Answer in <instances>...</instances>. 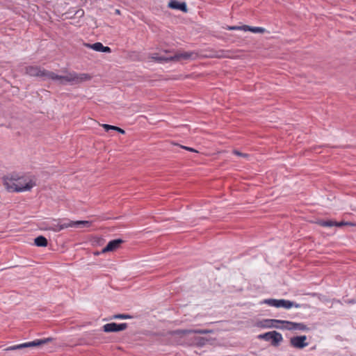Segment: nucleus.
Returning a JSON list of instances; mask_svg holds the SVG:
<instances>
[{"mask_svg": "<svg viewBox=\"0 0 356 356\" xmlns=\"http://www.w3.org/2000/svg\"><path fill=\"white\" fill-rule=\"evenodd\" d=\"M261 303L268 305L270 307H275L277 308L279 307H283L285 309H290L293 307L296 308H306L307 307V305H301L296 303V302L291 301L289 300L285 299H273V298H268V299H264Z\"/></svg>", "mask_w": 356, "mask_h": 356, "instance_id": "4", "label": "nucleus"}, {"mask_svg": "<svg viewBox=\"0 0 356 356\" xmlns=\"http://www.w3.org/2000/svg\"><path fill=\"white\" fill-rule=\"evenodd\" d=\"M168 7L173 10H181L184 13L188 12L186 3L184 1L180 2L177 0H170L168 3Z\"/></svg>", "mask_w": 356, "mask_h": 356, "instance_id": "13", "label": "nucleus"}, {"mask_svg": "<svg viewBox=\"0 0 356 356\" xmlns=\"http://www.w3.org/2000/svg\"><path fill=\"white\" fill-rule=\"evenodd\" d=\"M115 13H117V14H120V10H118V9H117V10H115Z\"/></svg>", "mask_w": 356, "mask_h": 356, "instance_id": "31", "label": "nucleus"}, {"mask_svg": "<svg viewBox=\"0 0 356 356\" xmlns=\"http://www.w3.org/2000/svg\"><path fill=\"white\" fill-rule=\"evenodd\" d=\"M92 76L87 73L69 72L65 76L58 75L50 71L49 79L58 81L60 84L65 85L67 83L71 84H79L90 80Z\"/></svg>", "mask_w": 356, "mask_h": 356, "instance_id": "3", "label": "nucleus"}, {"mask_svg": "<svg viewBox=\"0 0 356 356\" xmlns=\"http://www.w3.org/2000/svg\"><path fill=\"white\" fill-rule=\"evenodd\" d=\"M233 154L236 155V156H242V157H244V158L248 157V154H245V153H242V152H239L237 149H234L233 150Z\"/></svg>", "mask_w": 356, "mask_h": 356, "instance_id": "26", "label": "nucleus"}, {"mask_svg": "<svg viewBox=\"0 0 356 356\" xmlns=\"http://www.w3.org/2000/svg\"><path fill=\"white\" fill-rule=\"evenodd\" d=\"M284 330H298L307 331V330H309V328L302 323H296V322L285 321L284 325Z\"/></svg>", "mask_w": 356, "mask_h": 356, "instance_id": "10", "label": "nucleus"}, {"mask_svg": "<svg viewBox=\"0 0 356 356\" xmlns=\"http://www.w3.org/2000/svg\"><path fill=\"white\" fill-rule=\"evenodd\" d=\"M343 225H350V226H354L355 225L354 223L353 222H345V221H341V222H336V225H334V226L336 227H341Z\"/></svg>", "mask_w": 356, "mask_h": 356, "instance_id": "25", "label": "nucleus"}, {"mask_svg": "<svg viewBox=\"0 0 356 356\" xmlns=\"http://www.w3.org/2000/svg\"><path fill=\"white\" fill-rule=\"evenodd\" d=\"M193 52H183L177 53L173 56L174 61H179L181 60H189L192 58L193 56L195 55Z\"/></svg>", "mask_w": 356, "mask_h": 356, "instance_id": "16", "label": "nucleus"}, {"mask_svg": "<svg viewBox=\"0 0 356 356\" xmlns=\"http://www.w3.org/2000/svg\"><path fill=\"white\" fill-rule=\"evenodd\" d=\"M284 322L285 321L283 320L266 319L264 321V326L267 327H275L284 330Z\"/></svg>", "mask_w": 356, "mask_h": 356, "instance_id": "14", "label": "nucleus"}, {"mask_svg": "<svg viewBox=\"0 0 356 356\" xmlns=\"http://www.w3.org/2000/svg\"><path fill=\"white\" fill-rule=\"evenodd\" d=\"M152 59L153 60L159 62V63H168L170 61H174L173 56L166 57V56H159L154 54V56H152Z\"/></svg>", "mask_w": 356, "mask_h": 356, "instance_id": "18", "label": "nucleus"}, {"mask_svg": "<svg viewBox=\"0 0 356 356\" xmlns=\"http://www.w3.org/2000/svg\"><path fill=\"white\" fill-rule=\"evenodd\" d=\"M207 341H208V340H207L206 338H204V337H196V338L195 339V343H196L197 346H200V347H202V346H204V345L206 344V342H207Z\"/></svg>", "mask_w": 356, "mask_h": 356, "instance_id": "22", "label": "nucleus"}, {"mask_svg": "<svg viewBox=\"0 0 356 356\" xmlns=\"http://www.w3.org/2000/svg\"><path fill=\"white\" fill-rule=\"evenodd\" d=\"M132 316L127 314H119L113 315L111 319H130Z\"/></svg>", "mask_w": 356, "mask_h": 356, "instance_id": "21", "label": "nucleus"}, {"mask_svg": "<svg viewBox=\"0 0 356 356\" xmlns=\"http://www.w3.org/2000/svg\"><path fill=\"white\" fill-rule=\"evenodd\" d=\"M227 29L228 30H240L241 26H228Z\"/></svg>", "mask_w": 356, "mask_h": 356, "instance_id": "29", "label": "nucleus"}, {"mask_svg": "<svg viewBox=\"0 0 356 356\" xmlns=\"http://www.w3.org/2000/svg\"><path fill=\"white\" fill-rule=\"evenodd\" d=\"M101 253H102V251H101V252H95L94 253V254H95V255H99Z\"/></svg>", "mask_w": 356, "mask_h": 356, "instance_id": "30", "label": "nucleus"}, {"mask_svg": "<svg viewBox=\"0 0 356 356\" xmlns=\"http://www.w3.org/2000/svg\"><path fill=\"white\" fill-rule=\"evenodd\" d=\"M102 126L106 132H108L109 131L113 130V131H116L122 134H125V131L124 129H121L120 127H116V126L110 125V124H103Z\"/></svg>", "mask_w": 356, "mask_h": 356, "instance_id": "19", "label": "nucleus"}, {"mask_svg": "<svg viewBox=\"0 0 356 356\" xmlns=\"http://www.w3.org/2000/svg\"><path fill=\"white\" fill-rule=\"evenodd\" d=\"M307 336L301 335L291 337L290 339V344L293 348L298 349H302L308 346V343L306 341Z\"/></svg>", "mask_w": 356, "mask_h": 356, "instance_id": "9", "label": "nucleus"}, {"mask_svg": "<svg viewBox=\"0 0 356 356\" xmlns=\"http://www.w3.org/2000/svg\"><path fill=\"white\" fill-rule=\"evenodd\" d=\"M51 341H53V338H51V337L35 339L33 341L9 346V347L6 348L5 349V350L10 351V350H21L24 348H32V347H35V346H42L44 344H47V343H49Z\"/></svg>", "mask_w": 356, "mask_h": 356, "instance_id": "5", "label": "nucleus"}, {"mask_svg": "<svg viewBox=\"0 0 356 356\" xmlns=\"http://www.w3.org/2000/svg\"><path fill=\"white\" fill-rule=\"evenodd\" d=\"M84 46L90 48L96 51L104 52V53H111V49L109 47L104 46L102 42H97L94 44H88L84 43Z\"/></svg>", "mask_w": 356, "mask_h": 356, "instance_id": "12", "label": "nucleus"}, {"mask_svg": "<svg viewBox=\"0 0 356 356\" xmlns=\"http://www.w3.org/2000/svg\"><path fill=\"white\" fill-rule=\"evenodd\" d=\"M91 225V222L88 220L73 221L67 218L64 219H51L49 221L42 223V229L51 230L55 232H60L68 227L82 228L88 227Z\"/></svg>", "mask_w": 356, "mask_h": 356, "instance_id": "2", "label": "nucleus"}, {"mask_svg": "<svg viewBox=\"0 0 356 356\" xmlns=\"http://www.w3.org/2000/svg\"><path fill=\"white\" fill-rule=\"evenodd\" d=\"M178 334H190V333H195V334H209L213 332L212 330H206V329H198V330H179L176 331Z\"/></svg>", "mask_w": 356, "mask_h": 356, "instance_id": "15", "label": "nucleus"}, {"mask_svg": "<svg viewBox=\"0 0 356 356\" xmlns=\"http://www.w3.org/2000/svg\"><path fill=\"white\" fill-rule=\"evenodd\" d=\"M3 184L8 192L21 193L30 191L35 185V181L27 175L11 173L3 177Z\"/></svg>", "mask_w": 356, "mask_h": 356, "instance_id": "1", "label": "nucleus"}, {"mask_svg": "<svg viewBox=\"0 0 356 356\" xmlns=\"http://www.w3.org/2000/svg\"><path fill=\"white\" fill-rule=\"evenodd\" d=\"M252 26L248 25H243L241 26L240 30H243L244 31H251Z\"/></svg>", "mask_w": 356, "mask_h": 356, "instance_id": "27", "label": "nucleus"}, {"mask_svg": "<svg viewBox=\"0 0 356 356\" xmlns=\"http://www.w3.org/2000/svg\"><path fill=\"white\" fill-rule=\"evenodd\" d=\"M258 339L266 341H270L271 345L275 347L278 346L283 341L282 335L277 331H270L259 334Z\"/></svg>", "mask_w": 356, "mask_h": 356, "instance_id": "7", "label": "nucleus"}, {"mask_svg": "<svg viewBox=\"0 0 356 356\" xmlns=\"http://www.w3.org/2000/svg\"><path fill=\"white\" fill-rule=\"evenodd\" d=\"M180 147L182 148V149H186L189 152H197V151L192 147H186V146H184V145H180Z\"/></svg>", "mask_w": 356, "mask_h": 356, "instance_id": "28", "label": "nucleus"}, {"mask_svg": "<svg viewBox=\"0 0 356 356\" xmlns=\"http://www.w3.org/2000/svg\"><path fill=\"white\" fill-rule=\"evenodd\" d=\"M34 243L38 247H46L47 246V239L43 236H39L34 240Z\"/></svg>", "mask_w": 356, "mask_h": 356, "instance_id": "17", "label": "nucleus"}, {"mask_svg": "<svg viewBox=\"0 0 356 356\" xmlns=\"http://www.w3.org/2000/svg\"><path fill=\"white\" fill-rule=\"evenodd\" d=\"M124 243V241L121 238H116L110 241L108 244L102 250V253H106L108 252H113L116 250L121 244Z\"/></svg>", "mask_w": 356, "mask_h": 356, "instance_id": "11", "label": "nucleus"}, {"mask_svg": "<svg viewBox=\"0 0 356 356\" xmlns=\"http://www.w3.org/2000/svg\"><path fill=\"white\" fill-rule=\"evenodd\" d=\"M318 224L322 227H333L334 225H336V221L332 220H320L318 221Z\"/></svg>", "mask_w": 356, "mask_h": 356, "instance_id": "20", "label": "nucleus"}, {"mask_svg": "<svg viewBox=\"0 0 356 356\" xmlns=\"http://www.w3.org/2000/svg\"><path fill=\"white\" fill-rule=\"evenodd\" d=\"M229 56V51L225 50L218 51L216 55L217 58H228Z\"/></svg>", "mask_w": 356, "mask_h": 356, "instance_id": "23", "label": "nucleus"}, {"mask_svg": "<svg viewBox=\"0 0 356 356\" xmlns=\"http://www.w3.org/2000/svg\"><path fill=\"white\" fill-rule=\"evenodd\" d=\"M25 72L31 76L39 77L43 81L49 80L50 74V71L37 65H29L26 67Z\"/></svg>", "mask_w": 356, "mask_h": 356, "instance_id": "6", "label": "nucleus"}, {"mask_svg": "<svg viewBox=\"0 0 356 356\" xmlns=\"http://www.w3.org/2000/svg\"><path fill=\"white\" fill-rule=\"evenodd\" d=\"M128 327L127 323H109L105 324L102 327V330L104 332H118L126 330Z\"/></svg>", "mask_w": 356, "mask_h": 356, "instance_id": "8", "label": "nucleus"}, {"mask_svg": "<svg viewBox=\"0 0 356 356\" xmlns=\"http://www.w3.org/2000/svg\"><path fill=\"white\" fill-rule=\"evenodd\" d=\"M265 29L262 27H258V26H252L251 31L254 33H264Z\"/></svg>", "mask_w": 356, "mask_h": 356, "instance_id": "24", "label": "nucleus"}]
</instances>
